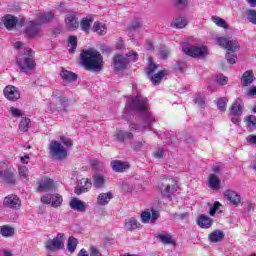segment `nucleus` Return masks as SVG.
I'll return each mask as SVG.
<instances>
[{
    "label": "nucleus",
    "instance_id": "9d476101",
    "mask_svg": "<svg viewBox=\"0 0 256 256\" xmlns=\"http://www.w3.org/2000/svg\"><path fill=\"white\" fill-rule=\"evenodd\" d=\"M183 52L189 57H205L207 55V48L197 46H184Z\"/></svg>",
    "mask_w": 256,
    "mask_h": 256
},
{
    "label": "nucleus",
    "instance_id": "f8f14e48",
    "mask_svg": "<svg viewBox=\"0 0 256 256\" xmlns=\"http://www.w3.org/2000/svg\"><path fill=\"white\" fill-rule=\"evenodd\" d=\"M159 217H161V214L155 209H152L151 212L143 211L140 213L141 222L145 225L149 223H155V221H157Z\"/></svg>",
    "mask_w": 256,
    "mask_h": 256
},
{
    "label": "nucleus",
    "instance_id": "58836bf2",
    "mask_svg": "<svg viewBox=\"0 0 256 256\" xmlns=\"http://www.w3.org/2000/svg\"><path fill=\"white\" fill-rule=\"evenodd\" d=\"M172 27H176V29H184V27H187V19L183 17L174 19Z\"/></svg>",
    "mask_w": 256,
    "mask_h": 256
},
{
    "label": "nucleus",
    "instance_id": "bb28decb",
    "mask_svg": "<svg viewBox=\"0 0 256 256\" xmlns=\"http://www.w3.org/2000/svg\"><path fill=\"white\" fill-rule=\"evenodd\" d=\"M54 18H55V15L53 14V12L38 13L36 15V19H37V21H39L38 23L40 25L49 23V22L53 21Z\"/></svg>",
    "mask_w": 256,
    "mask_h": 256
},
{
    "label": "nucleus",
    "instance_id": "864d4df0",
    "mask_svg": "<svg viewBox=\"0 0 256 256\" xmlns=\"http://www.w3.org/2000/svg\"><path fill=\"white\" fill-rule=\"evenodd\" d=\"M220 207H221V202L219 201L214 202L213 206L209 210V215H211V217H214L217 211H219Z\"/></svg>",
    "mask_w": 256,
    "mask_h": 256
},
{
    "label": "nucleus",
    "instance_id": "6e6d98bb",
    "mask_svg": "<svg viewBox=\"0 0 256 256\" xmlns=\"http://www.w3.org/2000/svg\"><path fill=\"white\" fill-rule=\"evenodd\" d=\"M60 141L63 143V145H65V147H71L73 145V140L65 136H60Z\"/></svg>",
    "mask_w": 256,
    "mask_h": 256
},
{
    "label": "nucleus",
    "instance_id": "0eeeda50",
    "mask_svg": "<svg viewBox=\"0 0 256 256\" xmlns=\"http://www.w3.org/2000/svg\"><path fill=\"white\" fill-rule=\"evenodd\" d=\"M24 34L28 39H37L41 37V24L35 21H30L26 24Z\"/></svg>",
    "mask_w": 256,
    "mask_h": 256
},
{
    "label": "nucleus",
    "instance_id": "b1692460",
    "mask_svg": "<svg viewBox=\"0 0 256 256\" xmlns=\"http://www.w3.org/2000/svg\"><path fill=\"white\" fill-rule=\"evenodd\" d=\"M242 87H249L255 81L253 70H247L243 73L241 79Z\"/></svg>",
    "mask_w": 256,
    "mask_h": 256
},
{
    "label": "nucleus",
    "instance_id": "4d7b16f0",
    "mask_svg": "<svg viewBox=\"0 0 256 256\" xmlns=\"http://www.w3.org/2000/svg\"><path fill=\"white\" fill-rule=\"evenodd\" d=\"M90 165H91L92 169H95V171H97V169L103 167V164L101 162H99V160H97V159L91 160Z\"/></svg>",
    "mask_w": 256,
    "mask_h": 256
},
{
    "label": "nucleus",
    "instance_id": "9b49d317",
    "mask_svg": "<svg viewBox=\"0 0 256 256\" xmlns=\"http://www.w3.org/2000/svg\"><path fill=\"white\" fill-rule=\"evenodd\" d=\"M3 95L8 101H19L21 99V92H19V88L8 85L3 90Z\"/></svg>",
    "mask_w": 256,
    "mask_h": 256
},
{
    "label": "nucleus",
    "instance_id": "aec40b11",
    "mask_svg": "<svg viewBox=\"0 0 256 256\" xmlns=\"http://www.w3.org/2000/svg\"><path fill=\"white\" fill-rule=\"evenodd\" d=\"M224 197L230 201L232 205L235 207H239V203H241V196L237 194V192L233 190H226L224 192Z\"/></svg>",
    "mask_w": 256,
    "mask_h": 256
},
{
    "label": "nucleus",
    "instance_id": "7c9ffc66",
    "mask_svg": "<svg viewBox=\"0 0 256 256\" xmlns=\"http://www.w3.org/2000/svg\"><path fill=\"white\" fill-rule=\"evenodd\" d=\"M114 137H116L117 141L123 143L125 139H133V133L131 132H124L123 130H118Z\"/></svg>",
    "mask_w": 256,
    "mask_h": 256
},
{
    "label": "nucleus",
    "instance_id": "dca6fc26",
    "mask_svg": "<svg viewBox=\"0 0 256 256\" xmlns=\"http://www.w3.org/2000/svg\"><path fill=\"white\" fill-rule=\"evenodd\" d=\"M0 178L3 179L4 183L9 187H13L17 180L15 179V174L12 171L5 170L0 168Z\"/></svg>",
    "mask_w": 256,
    "mask_h": 256
},
{
    "label": "nucleus",
    "instance_id": "de8ad7c7",
    "mask_svg": "<svg viewBox=\"0 0 256 256\" xmlns=\"http://www.w3.org/2000/svg\"><path fill=\"white\" fill-rule=\"evenodd\" d=\"M246 15L248 17V21L252 23V25H256V10L255 9H248L246 11Z\"/></svg>",
    "mask_w": 256,
    "mask_h": 256
},
{
    "label": "nucleus",
    "instance_id": "1a4fd4ad",
    "mask_svg": "<svg viewBox=\"0 0 256 256\" xmlns=\"http://www.w3.org/2000/svg\"><path fill=\"white\" fill-rule=\"evenodd\" d=\"M216 43L219 47H223V49H227L228 51H231V53H235V51H239V49H241L239 42L236 40H230L227 37H218L216 39Z\"/></svg>",
    "mask_w": 256,
    "mask_h": 256
},
{
    "label": "nucleus",
    "instance_id": "ddd939ff",
    "mask_svg": "<svg viewBox=\"0 0 256 256\" xmlns=\"http://www.w3.org/2000/svg\"><path fill=\"white\" fill-rule=\"evenodd\" d=\"M3 205L4 207H8V209L19 211V209H21V199L15 194H10L4 198Z\"/></svg>",
    "mask_w": 256,
    "mask_h": 256
},
{
    "label": "nucleus",
    "instance_id": "a211bd4d",
    "mask_svg": "<svg viewBox=\"0 0 256 256\" xmlns=\"http://www.w3.org/2000/svg\"><path fill=\"white\" fill-rule=\"evenodd\" d=\"M69 207L73 211H78L79 213H85L87 211V205H85V202L79 200V198H71L69 202Z\"/></svg>",
    "mask_w": 256,
    "mask_h": 256
},
{
    "label": "nucleus",
    "instance_id": "6e6552de",
    "mask_svg": "<svg viewBox=\"0 0 256 256\" xmlns=\"http://www.w3.org/2000/svg\"><path fill=\"white\" fill-rule=\"evenodd\" d=\"M44 205H51L54 209L61 207L63 203V196L61 194H45L40 199Z\"/></svg>",
    "mask_w": 256,
    "mask_h": 256
},
{
    "label": "nucleus",
    "instance_id": "473e14b6",
    "mask_svg": "<svg viewBox=\"0 0 256 256\" xmlns=\"http://www.w3.org/2000/svg\"><path fill=\"white\" fill-rule=\"evenodd\" d=\"M69 103V99L67 97L63 96V94H56V107L58 109H65Z\"/></svg>",
    "mask_w": 256,
    "mask_h": 256
},
{
    "label": "nucleus",
    "instance_id": "0e129e2a",
    "mask_svg": "<svg viewBox=\"0 0 256 256\" xmlns=\"http://www.w3.org/2000/svg\"><path fill=\"white\" fill-rule=\"evenodd\" d=\"M195 103L199 105V107H205V100L201 96L195 98Z\"/></svg>",
    "mask_w": 256,
    "mask_h": 256
},
{
    "label": "nucleus",
    "instance_id": "7ed1b4c3",
    "mask_svg": "<svg viewBox=\"0 0 256 256\" xmlns=\"http://www.w3.org/2000/svg\"><path fill=\"white\" fill-rule=\"evenodd\" d=\"M49 154L52 159H55L56 161H63L67 159V149L59 143L57 140H53L49 144Z\"/></svg>",
    "mask_w": 256,
    "mask_h": 256
},
{
    "label": "nucleus",
    "instance_id": "72a5a7b5",
    "mask_svg": "<svg viewBox=\"0 0 256 256\" xmlns=\"http://www.w3.org/2000/svg\"><path fill=\"white\" fill-rule=\"evenodd\" d=\"M93 31L98 35H107V25L101 22H95L93 25Z\"/></svg>",
    "mask_w": 256,
    "mask_h": 256
},
{
    "label": "nucleus",
    "instance_id": "338daca9",
    "mask_svg": "<svg viewBox=\"0 0 256 256\" xmlns=\"http://www.w3.org/2000/svg\"><path fill=\"white\" fill-rule=\"evenodd\" d=\"M163 155H165V152L163 151V149H160L154 152V157L156 159H163Z\"/></svg>",
    "mask_w": 256,
    "mask_h": 256
},
{
    "label": "nucleus",
    "instance_id": "f03ea898",
    "mask_svg": "<svg viewBox=\"0 0 256 256\" xmlns=\"http://www.w3.org/2000/svg\"><path fill=\"white\" fill-rule=\"evenodd\" d=\"M24 57L16 59V65L20 69L21 73L25 75H31L35 69H37V63L35 62V51L31 48H26L23 53Z\"/></svg>",
    "mask_w": 256,
    "mask_h": 256
},
{
    "label": "nucleus",
    "instance_id": "49530a36",
    "mask_svg": "<svg viewBox=\"0 0 256 256\" xmlns=\"http://www.w3.org/2000/svg\"><path fill=\"white\" fill-rule=\"evenodd\" d=\"M18 171L20 179H25L26 181H29V169L27 168V166L19 167Z\"/></svg>",
    "mask_w": 256,
    "mask_h": 256
},
{
    "label": "nucleus",
    "instance_id": "4be33fe9",
    "mask_svg": "<svg viewBox=\"0 0 256 256\" xmlns=\"http://www.w3.org/2000/svg\"><path fill=\"white\" fill-rule=\"evenodd\" d=\"M206 185L209 187V189H212V191H217L221 189V180L219 177H217V175L210 174L209 179L206 181Z\"/></svg>",
    "mask_w": 256,
    "mask_h": 256
},
{
    "label": "nucleus",
    "instance_id": "4468645a",
    "mask_svg": "<svg viewBox=\"0 0 256 256\" xmlns=\"http://www.w3.org/2000/svg\"><path fill=\"white\" fill-rule=\"evenodd\" d=\"M65 243V235L58 234L54 239L49 240L46 243V249L49 251H57V249H61Z\"/></svg>",
    "mask_w": 256,
    "mask_h": 256
},
{
    "label": "nucleus",
    "instance_id": "09e8293b",
    "mask_svg": "<svg viewBox=\"0 0 256 256\" xmlns=\"http://www.w3.org/2000/svg\"><path fill=\"white\" fill-rule=\"evenodd\" d=\"M153 121H155V119L152 116H148L143 120V129L144 131L146 129H151L153 127Z\"/></svg>",
    "mask_w": 256,
    "mask_h": 256
},
{
    "label": "nucleus",
    "instance_id": "e433bc0d",
    "mask_svg": "<svg viewBox=\"0 0 256 256\" xmlns=\"http://www.w3.org/2000/svg\"><path fill=\"white\" fill-rule=\"evenodd\" d=\"M30 127H31V119L27 117H23L19 123L20 131H22L23 133H27Z\"/></svg>",
    "mask_w": 256,
    "mask_h": 256
},
{
    "label": "nucleus",
    "instance_id": "680f3d73",
    "mask_svg": "<svg viewBox=\"0 0 256 256\" xmlns=\"http://www.w3.org/2000/svg\"><path fill=\"white\" fill-rule=\"evenodd\" d=\"M89 251H90V256H101V252L94 246H91Z\"/></svg>",
    "mask_w": 256,
    "mask_h": 256
},
{
    "label": "nucleus",
    "instance_id": "c85d7f7f",
    "mask_svg": "<svg viewBox=\"0 0 256 256\" xmlns=\"http://www.w3.org/2000/svg\"><path fill=\"white\" fill-rule=\"evenodd\" d=\"M149 77H150V81L154 85H159L161 83V81H163V78L167 77V71L160 70L158 73L151 74Z\"/></svg>",
    "mask_w": 256,
    "mask_h": 256
},
{
    "label": "nucleus",
    "instance_id": "69168bd1",
    "mask_svg": "<svg viewBox=\"0 0 256 256\" xmlns=\"http://www.w3.org/2000/svg\"><path fill=\"white\" fill-rule=\"evenodd\" d=\"M139 221H137V219H135L134 217L132 218H128L125 222V225H138Z\"/></svg>",
    "mask_w": 256,
    "mask_h": 256
},
{
    "label": "nucleus",
    "instance_id": "c756f323",
    "mask_svg": "<svg viewBox=\"0 0 256 256\" xmlns=\"http://www.w3.org/2000/svg\"><path fill=\"white\" fill-rule=\"evenodd\" d=\"M111 199H113V193L111 192L101 193L97 197V203L98 205L105 206L109 204V201H111Z\"/></svg>",
    "mask_w": 256,
    "mask_h": 256
},
{
    "label": "nucleus",
    "instance_id": "ea45409f",
    "mask_svg": "<svg viewBox=\"0 0 256 256\" xmlns=\"http://www.w3.org/2000/svg\"><path fill=\"white\" fill-rule=\"evenodd\" d=\"M156 69H159V65H157V63H155V61H153V58H149V62H148L147 70H146L147 75L148 76L154 75Z\"/></svg>",
    "mask_w": 256,
    "mask_h": 256
},
{
    "label": "nucleus",
    "instance_id": "cd10ccee",
    "mask_svg": "<svg viewBox=\"0 0 256 256\" xmlns=\"http://www.w3.org/2000/svg\"><path fill=\"white\" fill-rule=\"evenodd\" d=\"M60 77L62 80L66 81L67 83H73V82L77 81V74H75L72 71L65 70V69L61 70Z\"/></svg>",
    "mask_w": 256,
    "mask_h": 256
},
{
    "label": "nucleus",
    "instance_id": "79ce46f5",
    "mask_svg": "<svg viewBox=\"0 0 256 256\" xmlns=\"http://www.w3.org/2000/svg\"><path fill=\"white\" fill-rule=\"evenodd\" d=\"M68 43L69 53H75V51L77 50V36H69Z\"/></svg>",
    "mask_w": 256,
    "mask_h": 256
},
{
    "label": "nucleus",
    "instance_id": "c03bdc74",
    "mask_svg": "<svg viewBox=\"0 0 256 256\" xmlns=\"http://www.w3.org/2000/svg\"><path fill=\"white\" fill-rule=\"evenodd\" d=\"M227 103H229V99L227 97H222L217 100V107L219 111L225 112L227 111Z\"/></svg>",
    "mask_w": 256,
    "mask_h": 256
},
{
    "label": "nucleus",
    "instance_id": "37998d69",
    "mask_svg": "<svg viewBox=\"0 0 256 256\" xmlns=\"http://www.w3.org/2000/svg\"><path fill=\"white\" fill-rule=\"evenodd\" d=\"M78 243L79 242L77 241V239L75 237H73V236L69 237L68 244H67L68 251H70V253H75Z\"/></svg>",
    "mask_w": 256,
    "mask_h": 256
},
{
    "label": "nucleus",
    "instance_id": "4c0bfd02",
    "mask_svg": "<svg viewBox=\"0 0 256 256\" xmlns=\"http://www.w3.org/2000/svg\"><path fill=\"white\" fill-rule=\"evenodd\" d=\"M158 239L164 245H175V240H173V237H171L170 234H160Z\"/></svg>",
    "mask_w": 256,
    "mask_h": 256
},
{
    "label": "nucleus",
    "instance_id": "423d86ee",
    "mask_svg": "<svg viewBox=\"0 0 256 256\" xmlns=\"http://www.w3.org/2000/svg\"><path fill=\"white\" fill-rule=\"evenodd\" d=\"M128 106L133 109V111H139V113H147L149 109L147 107V99H143L141 95L128 100Z\"/></svg>",
    "mask_w": 256,
    "mask_h": 256
},
{
    "label": "nucleus",
    "instance_id": "a878e982",
    "mask_svg": "<svg viewBox=\"0 0 256 256\" xmlns=\"http://www.w3.org/2000/svg\"><path fill=\"white\" fill-rule=\"evenodd\" d=\"M208 239L210 243H221L225 239V232L222 230H214L209 234Z\"/></svg>",
    "mask_w": 256,
    "mask_h": 256
},
{
    "label": "nucleus",
    "instance_id": "f3484780",
    "mask_svg": "<svg viewBox=\"0 0 256 256\" xmlns=\"http://www.w3.org/2000/svg\"><path fill=\"white\" fill-rule=\"evenodd\" d=\"M92 186H93V183H91V181H89L87 178H82L81 180H79L78 187L75 188L74 193L76 195L87 193Z\"/></svg>",
    "mask_w": 256,
    "mask_h": 256
},
{
    "label": "nucleus",
    "instance_id": "f257e3e1",
    "mask_svg": "<svg viewBox=\"0 0 256 256\" xmlns=\"http://www.w3.org/2000/svg\"><path fill=\"white\" fill-rule=\"evenodd\" d=\"M80 61L86 71H103V56L97 50H83L80 54Z\"/></svg>",
    "mask_w": 256,
    "mask_h": 256
},
{
    "label": "nucleus",
    "instance_id": "603ef678",
    "mask_svg": "<svg viewBox=\"0 0 256 256\" xmlns=\"http://www.w3.org/2000/svg\"><path fill=\"white\" fill-rule=\"evenodd\" d=\"M216 82L218 85H227V83H229V78L223 74H218L216 76Z\"/></svg>",
    "mask_w": 256,
    "mask_h": 256
},
{
    "label": "nucleus",
    "instance_id": "412c9836",
    "mask_svg": "<svg viewBox=\"0 0 256 256\" xmlns=\"http://www.w3.org/2000/svg\"><path fill=\"white\" fill-rule=\"evenodd\" d=\"M243 109H245L243 101H241V99H236L230 107V113L231 115H234V117H239L240 115H243Z\"/></svg>",
    "mask_w": 256,
    "mask_h": 256
},
{
    "label": "nucleus",
    "instance_id": "e2e57ef3",
    "mask_svg": "<svg viewBox=\"0 0 256 256\" xmlns=\"http://www.w3.org/2000/svg\"><path fill=\"white\" fill-rule=\"evenodd\" d=\"M246 141L248 143H251V145H256V134H250L247 138Z\"/></svg>",
    "mask_w": 256,
    "mask_h": 256
},
{
    "label": "nucleus",
    "instance_id": "393cba45",
    "mask_svg": "<svg viewBox=\"0 0 256 256\" xmlns=\"http://www.w3.org/2000/svg\"><path fill=\"white\" fill-rule=\"evenodd\" d=\"M111 167L115 173H123L126 169H129V163L122 162L121 160H113Z\"/></svg>",
    "mask_w": 256,
    "mask_h": 256
},
{
    "label": "nucleus",
    "instance_id": "3c124183",
    "mask_svg": "<svg viewBox=\"0 0 256 256\" xmlns=\"http://www.w3.org/2000/svg\"><path fill=\"white\" fill-rule=\"evenodd\" d=\"M247 127H255L256 126V117L253 115H248L244 119Z\"/></svg>",
    "mask_w": 256,
    "mask_h": 256
},
{
    "label": "nucleus",
    "instance_id": "2eb2a0df",
    "mask_svg": "<svg viewBox=\"0 0 256 256\" xmlns=\"http://www.w3.org/2000/svg\"><path fill=\"white\" fill-rule=\"evenodd\" d=\"M37 185V191H39V193L49 192L55 189V182H53L51 178H43L38 181Z\"/></svg>",
    "mask_w": 256,
    "mask_h": 256
},
{
    "label": "nucleus",
    "instance_id": "774afa93",
    "mask_svg": "<svg viewBox=\"0 0 256 256\" xmlns=\"http://www.w3.org/2000/svg\"><path fill=\"white\" fill-rule=\"evenodd\" d=\"M160 57L162 59H167V57H169V51H167V50H160Z\"/></svg>",
    "mask_w": 256,
    "mask_h": 256
},
{
    "label": "nucleus",
    "instance_id": "5701e85b",
    "mask_svg": "<svg viewBox=\"0 0 256 256\" xmlns=\"http://www.w3.org/2000/svg\"><path fill=\"white\" fill-rule=\"evenodd\" d=\"M66 27L70 31H77L79 29V20L75 14H70L65 19Z\"/></svg>",
    "mask_w": 256,
    "mask_h": 256
},
{
    "label": "nucleus",
    "instance_id": "8fccbe9b",
    "mask_svg": "<svg viewBox=\"0 0 256 256\" xmlns=\"http://www.w3.org/2000/svg\"><path fill=\"white\" fill-rule=\"evenodd\" d=\"M212 21L218 27H222L223 29H227L229 27V25H227V22L224 19L220 18V17H213Z\"/></svg>",
    "mask_w": 256,
    "mask_h": 256
},
{
    "label": "nucleus",
    "instance_id": "5fc2aeb1",
    "mask_svg": "<svg viewBox=\"0 0 256 256\" xmlns=\"http://www.w3.org/2000/svg\"><path fill=\"white\" fill-rule=\"evenodd\" d=\"M226 59H227V62L230 64V65H235L236 61H237V55L231 53V52H228L226 54Z\"/></svg>",
    "mask_w": 256,
    "mask_h": 256
},
{
    "label": "nucleus",
    "instance_id": "39448f33",
    "mask_svg": "<svg viewBox=\"0 0 256 256\" xmlns=\"http://www.w3.org/2000/svg\"><path fill=\"white\" fill-rule=\"evenodd\" d=\"M2 23L4 27L7 29V31H13L17 25L19 27H23L25 25V20L24 18L18 19L17 16L11 15V14H6L2 18Z\"/></svg>",
    "mask_w": 256,
    "mask_h": 256
},
{
    "label": "nucleus",
    "instance_id": "a18cd8bd",
    "mask_svg": "<svg viewBox=\"0 0 256 256\" xmlns=\"http://www.w3.org/2000/svg\"><path fill=\"white\" fill-rule=\"evenodd\" d=\"M125 58L127 59L128 64L135 63V61H137L139 59V54H137V52L131 50L128 53H126Z\"/></svg>",
    "mask_w": 256,
    "mask_h": 256
},
{
    "label": "nucleus",
    "instance_id": "2f4dec72",
    "mask_svg": "<svg viewBox=\"0 0 256 256\" xmlns=\"http://www.w3.org/2000/svg\"><path fill=\"white\" fill-rule=\"evenodd\" d=\"M93 185L96 189H103V187H105V176L101 174L94 175Z\"/></svg>",
    "mask_w": 256,
    "mask_h": 256
},
{
    "label": "nucleus",
    "instance_id": "20e7f679",
    "mask_svg": "<svg viewBox=\"0 0 256 256\" xmlns=\"http://www.w3.org/2000/svg\"><path fill=\"white\" fill-rule=\"evenodd\" d=\"M177 191V182L171 178H163L160 183V193L169 199Z\"/></svg>",
    "mask_w": 256,
    "mask_h": 256
},
{
    "label": "nucleus",
    "instance_id": "6ab92c4d",
    "mask_svg": "<svg viewBox=\"0 0 256 256\" xmlns=\"http://www.w3.org/2000/svg\"><path fill=\"white\" fill-rule=\"evenodd\" d=\"M113 63L116 71H123L127 69V65H129L128 60L123 55L114 56Z\"/></svg>",
    "mask_w": 256,
    "mask_h": 256
},
{
    "label": "nucleus",
    "instance_id": "c9c22d12",
    "mask_svg": "<svg viewBox=\"0 0 256 256\" xmlns=\"http://www.w3.org/2000/svg\"><path fill=\"white\" fill-rule=\"evenodd\" d=\"M0 234L2 235V237H13V235H15V228L5 225L1 226Z\"/></svg>",
    "mask_w": 256,
    "mask_h": 256
},
{
    "label": "nucleus",
    "instance_id": "a19ab883",
    "mask_svg": "<svg viewBox=\"0 0 256 256\" xmlns=\"http://www.w3.org/2000/svg\"><path fill=\"white\" fill-rule=\"evenodd\" d=\"M197 225H213V220L205 214H201L197 218Z\"/></svg>",
    "mask_w": 256,
    "mask_h": 256
},
{
    "label": "nucleus",
    "instance_id": "13d9d810",
    "mask_svg": "<svg viewBox=\"0 0 256 256\" xmlns=\"http://www.w3.org/2000/svg\"><path fill=\"white\" fill-rule=\"evenodd\" d=\"M187 0H175V5L178 9H185L187 7Z\"/></svg>",
    "mask_w": 256,
    "mask_h": 256
},
{
    "label": "nucleus",
    "instance_id": "bf43d9fd",
    "mask_svg": "<svg viewBox=\"0 0 256 256\" xmlns=\"http://www.w3.org/2000/svg\"><path fill=\"white\" fill-rule=\"evenodd\" d=\"M10 113L13 117H21V115H23L21 113V110H19L18 108H15V107H11L10 108Z\"/></svg>",
    "mask_w": 256,
    "mask_h": 256
},
{
    "label": "nucleus",
    "instance_id": "052dcab7",
    "mask_svg": "<svg viewBox=\"0 0 256 256\" xmlns=\"http://www.w3.org/2000/svg\"><path fill=\"white\" fill-rule=\"evenodd\" d=\"M141 27V22L136 21L132 23L130 26H128V31H136V29H140Z\"/></svg>",
    "mask_w": 256,
    "mask_h": 256
},
{
    "label": "nucleus",
    "instance_id": "f704fd0d",
    "mask_svg": "<svg viewBox=\"0 0 256 256\" xmlns=\"http://www.w3.org/2000/svg\"><path fill=\"white\" fill-rule=\"evenodd\" d=\"M91 23H93V18L91 17H86L81 20L80 27L84 33H89L91 29Z\"/></svg>",
    "mask_w": 256,
    "mask_h": 256
}]
</instances>
